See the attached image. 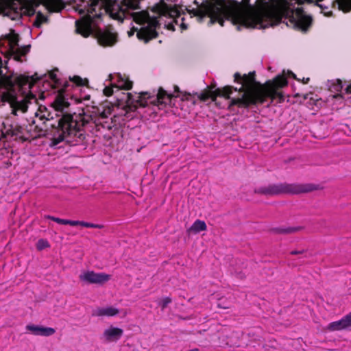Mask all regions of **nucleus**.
Returning <instances> with one entry per match:
<instances>
[{
    "mask_svg": "<svg viewBox=\"0 0 351 351\" xmlns=\"http://www.w3.org/2000/svg\"><path fill=\"white\" fill-rule=\"evenodd\" d=\"M96 16L97 17H100V14H99V15L96 14Z\"/></svg>",
    "mask_w": 351,
    "mask_h": 351,
    "instance_id": "48",
    "label": "nucleus"
},
{
    "mask_svg": "<svg viewBox=\"0 0 351 351\" xmlns=\"http://www.w3.org/2000/svg\"><path fill=\"white\" fill-rule=\"evenodd\" d=\"M172 300L169 297H166L162 300L160 303V306H161L162 310H164L167 308L169 304L171 302Z\"/></svg>",
    "mask_w": 351,
    "mask_h": 351,
    "instance_id": "36",
    "label": "nucleus"
},
{
    "mask_svg": "<svg viewBox=\"0 0 351 351\" xmlns=\"http://www.w3.org/2000/svg\"><path fill=\"white\" fill-rule=\"evenodd\" d=\"M149 14L146 12H140L133 14V20L138 24H144L148 19Z\"/></svg>",
    "mask_w": 351,
    "mask_h": 351,
    "instance_id": "25",
    "label": "nucleus"
},
{
    "mask_svg": "<svg viewBox=\"0 0 351 351\" xmlns=\"http://www.w3.org/2000/svg\"><path fill=\"white\" fill-rule=\"evenodd\" d=\"M98 42L103 46H112L117 42V36L110 32H104L99 34Z\"/></svg>",
    "mask_w": 351,
    "mask_h": 351,
    "instance_id": "18",
    "label": "nucleus"
},
{
    "mask_svg": "<svg viewBox=\"0 0 351 351\" xmlns=\"http://www.w3.org/2000/svg\"><path fill=\"white\" fill-rule=\"evenodd\" d=\"M302 251L294 250V251L291 252V254H292V255H296V254H302Z\"/></svg>",
    "mask_w": 351,
    "mask_h": 351,
    "instance_id": "43",
    "label": "nucleus"
},
{
    "mask_svg": "<svg viewBox=\"0 0 351 351\" xmlns=\"http://www.w3.org/2000/svg\"><path fill=\"white\" fill-rule=\"evenodd\" d=\"M182 14H184V12H182V13L180 14V19H179V23H178V24H177L178 25H180V28H181L182 31H183V30H186V29H187V28H188L187 25L184 23L185 18H184V16H182Z\"/></svg>",
    "mask_w": 351,
    "mask_h": 351,
    "instance_id": "33",
    "label": "nucleus"
},
{
    "mask_svg": "<svg viewBox=\"0 0 351 351\" xmlns=\"http://www.w3.org/2000/svg\"><path fill=\"white\" fill-rule=\"evenodd\" d=\"M30 49V45H25L22 47L16 49L15 50L17 51V53H21V55H23V56H25Z\"/></svg>",
    "mask_w": 351,
    "mask_h": 351,
    "instance_id": "34",
    "label": "nucleus"
},
{
    "mask_svg": "<svg viewBox=\"0 0 351 351\" xmlns=\"http://www.w3.org/2000/svg\"><path fill=\"white\" fill-rule=\"evenodd\" d=\"M181 13L182 12L176 5L167 8L166 11V15L169 18L173 19V23H169L167 26L168 29L172 31L175 30L174 24L179 23V19L180 18Z\"/></svg>",
    "mask_w": 351,
    "mask_h": 351,
    "instance_id": "15",
    "label": "nucleus"
},
{
    "mask_svg": "<svg viewBox=\"0 0 351 351\" xmlns=\"http://www.w3.org/2000/svg\"><path fill=\"white\" fill-rule=\"evenodd\" d=\"M309 81H310L309 77H306V78L303 77V79L302 80V82L304 84H308Z\"/></svg>",
    "mask_w": 351,
    "mask_h": 351,
    "instance_id": "42",
    "label": "nucleus"
},
{
    "mask_svg": "<svg viewBox=\"0 0 351 351\" xmlns=\"http://www.w3.org/2000/svg\"><path fill=\"white\" fill-rule=\"evenodd\" d=\"M93 19L88 16L75 22L76 32L84 38L88 37L93 33Z\"/></svg>",
    "mask_w": 351,
    "mask_h": 351,
    "instance_id": "11",
    "label": "nucleus"
},
{
    "mask_svg": "<svg viewBox=\"0 0 351 351\" xmlns=\"http://www.w3.org/2000/svg\"><path fill=\"white\" fill-rule=\"evenodd\" d=\"M28 102L24 98L21 101L16 100L14 105L12 107V113L16 114L17 110H21L23 112H25L28 108Z\"/></svg>",
    "mask_w": 351,
    "mask_h": 351,
    "instance_id": "23",
    "label": "nucleus"
},
{
    "mask_svg": "<svg viewBox=\"0 0 351 351\" xmlns=\"http://www.w3.org/2000/svg\"><path fill=\"white\" fill-rule=\"evenodd\" d=\"M346 93L351 94V83L345 88Z\"/></svg>",
    "mask_w": 351,
    "mask_h": 351,
    "instance_id": "40",
    "label": "nucleus"
},
{
    "mask_svg": "<svg viewBox=\"0 0 351 351\" xmlns=\"http://www.w3.org/2000/svg\"><path fill=\"white\" fill-rule=\"evenodd\" d=\"M134 34V33L130 32V33L129 34V35H130V36H131V35H132V34Z\"/></svg>",
    "mask_w": 351,
    "mask_h": 351,
    "instance_id": "49",
    "label": "nucleus"
},
{
    "mask_svg": "<svg viewBox=\"0 0 351 351\" xmlns=\"http://www.w3.org/2000/svg\"><path fill=\"white\" fill-rule=\"evenodd\" d=\"M82 282L88 284L103 285L110 279V275L105 273H95L93 271H86L79 276Z\"/></svg>",
    "mask_w": 351,
    "mask_h": 351,
    "instance_id": "9",
    "label": "nucleus"
},
{
    "mask_svg": "<svg viewBox=\"0 0 351 351\" xmlns=\"http://www.w3.org/2000/svg\"><path fill=\"white\" fill-rule=\"evenodd\" d=\"M350 326H351V312L350 313Z\"/></svg>",
    "mask_w": 351,
    "mask_h": 351,
    "instance_id": "45",
    "label": "nucleus"
},
{
    "mask_svg": "<svg viewBox=\"0 0 351 351\" xmlns=\"http://www.w3.org/2000/svg\"><path fill=\"white\" fill-rule=\"evenodd\" d=\"M350 327V313L343 316L341 319L330 322L327 326V330L331 332L341 330Z\"/></svg>",
    "mask_w": 351,
    "mask_h": 351,
    "instance_id": "13",
    "label": "nucleus"
},
{
    "mask_svg": "<svg viewBox=\"0 0 351 351\" xmlns=\"http://www.w3.org/2000/svg\"><path fill=\"white\" fill-rule=\"evenodd\" d=\"M288 74H289V76H291V77H292L293 78H294V79L297 80L298 81H300V79H298V78L296 77L295 74V73H293L292 71H289L288 72Z\"/></svg>",
    "mask_w": 351,
    "mask_h": 351,
    "instance_id": "41",
    "label": "nucleus"
},
{
    "mask_svg": "<svg viewBox=\"0 0 351 351\" xmlns=\"http://www.w3.org/2000/svg\"><path fill=\"white\" fill-rule=\"evenodd\" d=\"M206 230V224L204 221L197 219L189 228V231L198 233Z\"/></svg>",
    "mask_w": 351,
    "mask_h": 351,
    "instance_id": "24",
    "label": "nucleus"
},
{
    "mask_svg": "<svg viewBox=\"0 0 351 351\" xmlns=\"http://www.w3.org/2000/svg\"><path fill=\"white\" fill-rule=\"evenodd\" d=\"M66 225H70L71 226H81L83 227L92 228H101L102 227L99 224L91 223L83 221H73L69 219L66 220Z\"/></svg>",
    "mask_w": 351,
    "mask_h": 351,
    "instance_id": "22",
    "label": "nucleus"
},
{
    "mask_svg": "<svg viewBox=\"0 0 351 351\" xmlns=\"http://www.w3.org/2000/svg\"><path fill=\"white\" fill-rule=\"evenodd\" d=\"M16 99V96L14 94V93L11 92V90H8V92H5L2 94V101L4 102L10 103L12 108L14 105Z\"/></svg>",
    "mask_w": 351,
    "mask_h": 351,
    "instance_id": "26",
    "label": "nucleus"
},
{
    "mask_svg": "<svg viewBox=\"0 0 351 351\" xmlns=\"http://www.w3.org/2000/svg\"><path fill=\"white\" fill-rule=\"evenodd\" d=\"M45 5L50 12H61L65 7L62 0H45Z\"/></svg>",
    "mask_w": 351,
    "mask_h": 351,
    "instance_id": "19",
    "label": "nucleus"
},
{
    "mask_svg": "<svg viewBox=\"0 0 351 351\" xmlns=\"http://www.w3.org/2000/svg\"><path fill=\"white\" fill-rule=\"evenodd\" d=\"M12 33L4 36V39L8 41L9 49L5 54V56H11L13 55L14 50L16 47L19 45V36L15 34L12 30Z\"/></svg>",
    "mask_w": 351,
    "mask_h": 351,
    "instance_id": "17",
    "label": "nucleus"
},
{
    "mask_svg": "<svg viewBox=\"0 0 351 351\" xmlns=\"http://www.w3.org/2000/svg\"><path fill=\"white\" fill-rule=\"evenodd\" d=\"M234 82L241 84V87L237 88L232 86H226L222 88H217L213 90L215 86L210 85L201 93L196 94L202 101H206L209 99L215 101L217 97L230 99L234 90L243 93V95L241 97L231 99L229 107L237 106L239 108H247L250 106L263 104L268 98L272 101L276 99H278L280 103L284 101V95L279 89L288 84L286 77L283 75H278L273 80L261 84L256 80L255 71L243 75L237 72L234 75Z\"/></svg>",
    "mask_w": 351,
    "mask_h": 351,
    "instance_id": "2",
    "label": "nucleus"
},
{
    "mask_svg": "<svg viewBox=\"0 0 351 351\" xmlns=\"http://www.w3.org/2000/svg\"><path fill=\"white\" fill-rule=\"evenodd\" d=\"M24 99L26 101H27L28 104H31L32 101L37 102V99H36V95L31 92L27 93L25 95V97H24Z\"/></svg>",
    "mask_w": 351,
    "mask_h": 351,
    "instance_id": "35",
    "label": "nucleus"
},
{
    "mask_svg": "<svg viewBox=\"0 0 351 351\" xmlns=\"http://www.w3.org/2000/svg\"><path fill=\"white\" fill-rule=\"evenodd\" d=\"M133 86V82L130 81L128 77L122 76L121 74L117 75V84H113L111 86H106L104 89V94L106 97H110L113 94V88H117V91L120 90H130Z\"/></svg>",
    "mask_w": 351,
    "mask_h": 351,
    "instance_id": "10",
    "label": "nucleus"
},
{
    "mask_svg": "<svg viewBox=\"0 0 351 351\" xmlns=\"http://www.w3.org/2000/svg\"><path fill=\"white\" fill-rule=\"evenodd\" d=\"M26 329L32 335L36 336L49 337L56 332L55 329L53 328L34 324L27 325Z\"/></svg>",
    "mask_w": 351,
    "mask_h": 351,
    "instance_id": "12",
    "label": "nucleus"
},
{
    "mask_svg": "<svg viewBox=\"0 0 351 351\" xmlns=\"http://www.w3.org/2000/svg\"><path fill=\"white\" fill-rule=\"evenodd\" d=\"M176 91H179V88H178V86H176Z\"/></svg>",
    "mask_w": 351,
    "mask_h": 351,
    "instance_id": "47",
    "label": "nucleus"
},
{
    "mask_svg": "<svg viewBox=\"0 0 351 351\" xmlns=\"http://www.w3.org/2000/svg\"><path fill=\"white\" fill-rule=\"evenodd\" d=\"M49 246V243L47 241H45L43 239H40L38 241V243H37V248L38 250H43V248L45 247H47Z\"/></svg>",
    "mask_w": 351,
    "mask_h": 351,
    "instance_id": "38",
    "label": "nucleus"
},
{
    "mask_svg": "<svg viewBox=\"0 0 351 351\" xmlns=\"http://www.w3.org/2000/svg\"><path fill=\"white\" fill-rule=\"evenodd\" d=\"M123 334V330L121 328L110 326L109 328L105 330L103 336L106 341H117L119 340Z\"/></svg>",
    "mask_w": 351,
    "mask_h": 351,
    "instance_id": "14",
    "label": "nucleus"
},
{
    "mask_svg": "<svg viewBox=\"0 0 351 351\" xmlns=\"http://www.w3.org/2000/svg\"><path fill=\"white\" fill-rule=\"evenodd\" d=\"M315 189L311 184H272L254 189V193L266 196H275L282 194H300L311 192Z\"/></svg>",
    "mask_w": 351,
    "mask_h": 351,
    "instance_id": "5",
    "label": "nucleus"
},
{
    "mask_svg": "<svg viewBox=\"0 0 351 351\" xmlns=\"http://www.w3.org/2000/svg\"><path fill=\"white\" fill-rule=\"evenodd\" d=\"M343 88V84L341 80L337 79L330 86V90L335 92H340Z\"/></svg>",
    "mask_w": 351,
    "mask_h": 351,
    "instance_id": "31",
    "label": "nucleus"
},
{
    "mask_svg": "<svg viewBox=\"0 0 351 351\" xmlns=\"http://www.w3.org/2000/svg\"><path fill=\"white\" fill-rule=\"evenodd\" d=\"M56 71H58V69H54L52 71H49V77L55 84H59V80L58 79L57 75L56 74Z\"/></svg>",
    "mask_w": 351,
    "mask_h": 351,
    "instance_id": "32",
    "label": "nucleus"
},
{
    "mask_svg": "<svg viewBox=\"0 0 351 351\" xmlns=\"http://www.w3.org/2000/svg\"><path fill=\"white\" fill-rule=\"evenodd\" d=\"M119 313V310L114 307L98 308L93 312V316H114Z\"/></svg>",
    "mask_w": 351,
    "mask_h": 351,
    "instance_id": "20",
    "label": "nucleus"
},
{
    "mask_svg": "<svg viewBox=\"0 0 351 351\" xmlns=\"http://www.w3.org/2000/svg\"><path fill=\"white\" fill-rule=\"evenodd\" d=\"M339 9L343 12H348L351 10V0H337Z\"/></svg>",
    "mask_w": 351,
    "mask_h": 351,
    "instance_id": "29",
    "label": "nucleus"
},
{
    "mask_svg": "<svg viewBox=\"0 0 351 351\" xmlns=\"http://www.w3.org/2000/svg\"><path fill=\"white\" fill-rule=\"evenodd\" d=\"M193 3L197 5L196 8H186L191 15L201 19L208 16L209 24L218 23L221 27L225 19H230L235 25L253 27L260 25L265 28L276 25L285 19H288L295 29L306 32L312 23L311 17L304 14L302 8H297L295 10H279L265 2L263 6L245 11L238 1H233L234 5H228L224 0H203L201 2L194 0Z\"/></svg>",
    "mask_w": 351,
    "mask_h": 351,
    "instance_id": "1",
    "label": "nucleus"
},
{
    "mask_svg": "<svg viewBox=\"0 0 351 351\" xmlns=\"http://www.w3.org/2000/svg\"><path fill=\"white\" fill-rule=\"evenodd\" d=\"M159 26V22L157 19H152L147 26L141 27L139 30L133 27V31H136V36L140 40L144 41L145 43L149 40L158 37V34L156 32V27Z\"/></svg>",
    "mask_w": 351,
    "mask_h": 351,
    "instance_id": "8",
    "label": "nucleus"
},
{
    "mask_svg": "<svg viewBox=\"0 0 351 351\" xmlns=\"http://www.w3.org/2000/svg\"><path fill=\"white\" fill-rule=\"evenodd\" d=\"M69 79L77 86H84L88 84L87 79H82L81 77L78 75H74L73 77H70Z\"/></svg>",
    "mask_w": 351,
    "mask_h": 351,
    "instance_id": "30",
    "label": "nucleus"
},
{
    "mask_svg": "<svg viewBox=\"0 0 351 351\" xmlns=\"http://www.w3.org/2000/svg\"><path fill=\"white\" fill-rule=\"evenodd\" d=\"M93 112L98 114L99 117L88 115L84 112L78 114L65 113L59 119L56 132L51 138V146H57L59 143L64 142L71 146H75L84 143L86 138V134L83 128L90 121H93L96 127L104 125L99 122V119L108 118L110 114V110L108 111L103 110L100 111L99 108H93Z\"/></svg>",
    "mask_w": 351,
    "mask_h": 351,
    "instance_id": "3",
    "label": "nucleus"
},
{
    "mask_svg": "<svg viewBox=\"0 0 351 351\" xmlns=\"http://www.w3.org/2000/svg\"><path fill=\"white\" fill-rule=\"evenodd\" d=\"M48 219L59 223V224H63V225H66V220L67 219H60V218H58V217H53V216H47V217Z\"/></svg>",
    "mask_w": 351,
    "mask_h": 351,
    "instance_id": "37",
    "label": "nucleus"
},
{
    "mask_svg": "<svg viewBox=\"0 0 351 351\" xmlns=\"http://www.w3.org/2000/svg\"><path fill=\"white\" fill-rule=\"evenodd\" d=\"M36 6L37 5L31 2L23 4L19 1L0 0V14L16 21L20 19L23 15L32 16L36 14Z\"/></svg>",
    "mask_w": 351,
    "mask_h": 351,
    "instance_id": "6",
    "label": "nucleus"
},
{
    "mask_svg": "<svg viewBox=\"0 0 351 351\" xmlns=\"http://www.w3.org/2000/svg\"><path fill=\"white\" fill-rule=\"evenodd\" d=\"M250 0H242L241 1V3L244 5H248L250 4Z\"/></svg>",
    "mask_w": 351,
    "mask_h": 351,
    "instance_id": "44",
    "label": "nucleus"
},
{
    "mask_svg": "<svg viewBox=\"0 0 351 351\" xmlns=\"http://www.w3.org/2000/svg\"><path fill=\"white\" fill-rule=\"evenodd\" d=\"M13 56L14 59L17 62H22L21 57L23 56V55H21V53H17L16 50H14L13 55L11 56V57ZM7 58H10V56H6Z\"/></svg>",
    "mask_w": 351,
    "mask_h": 351,
    "instance_id": "39",
    "label": "nucleus"
},
{
    "mask_svg": "<svg viewBox=\"0 0 351 351\" xmlns=\"http://www.w3.org/2000/svg\"><path fill=\"white\" fill-rule=\"evenodd\" d=\"M48 17L45 16L41 12L36 13V20L34 22V26L40 28L44 23H47Z\"/></svg>",
    "mask_w": 351,
    "mask_h": 351,
    "instance_id": "28",
    "label": "nucleus"
},
{
    "mask_svg": "<svg viewBox=\"0 0 351 351\" xmlns=\"http://www.w3.org/2000/svg\"><path fill=\"white\" fill-rule=\"evenodd\" d=\"M106 12L112 19L123 22L128 10L138 9V0H103Z\"/></svg>",
    "mask_w": 351,
    "mask_h": 351,
    "instance_id": "7",
    "label": "nucleus"
},
{
    "mask_svg": "<svg viewBox=\"0 0 351 351\" xmlns=\"http://www.w3.org/2000/svg\"><path fill=\"white\" fill-rule=\"evenodd\" d=\"M24 128L18 124H12L7 130V134L11 136H19L23 133Z\"/></svg>",
    "mask_w": 351,
    "mask_h": 351,
    "instance_id": "27",
    "label": "nucleus"
},
{
    "mask_svg": "<svg viewBox=\"0 0 351 351\" xmlns=\"http://www.w3.org/2000/svg\"><path fill=\"white\" fill-rule=\"evenodd\" d=\"M51 106L56 112H62L64 109L69 107L70 104L64 98L63 93L62 92H59L58 94L56 96V98L51 103Z\"/></svg>",
    "mask_w": 351,
    "mask_h": 351,
    "instance_id": "16",
    "label": "nucleus"
},
{
    "mask_svg": "<svg viewBox=\"0 0 351 351\" xmlns=\"http://www.w3.org/2000/svg\"><path fill=\"white\" fill-rule=\"evenodd\" d=\"M302 229V228L300 226L287 228L279 227L273 228L271 231L276 234H289L300 231Z\"/></svg>",
    "mask_w": 351,
    "mask_h": 351,
    "instance_id": "21",
    "label": "nucleus"
},
{
    "mask_svg": "<svg viewBox=\"0 0 351 351\" xmlns=\"http://www.w3.org/2000/svg\"><path fill=\"white\" fill-rule=\"evenodd\" d=\"M0 64L1 65L2 64V59L0 57Z\"/></svg>",
    "mask_w": 351,
    "mask_h": 351,
    "instance_id": "46",
    "label": "nucleus"
},
{
    "mask_svg": "<svg viewBox=\"0 0 351 351\" xmlns=\"http://www.w3.org/2000/svg\"><path fill=\"white\" fill-rule=\"evenodd\" d=\"M175 96L173 94H168L162 88L158 89L156 97H151L147 92L141 93L138 95H133L130 93H122V97L120 101L125 102L124 109L126 112H134L138 107L145 108L149 104L157 106L159 108H162L167 104H170L171 99Z\"/></svg>",
    "mask_w": 351,
    "mask_h": 351,
    "instance_id": "4",
    "label": "nucleus"
}]
</instances>
